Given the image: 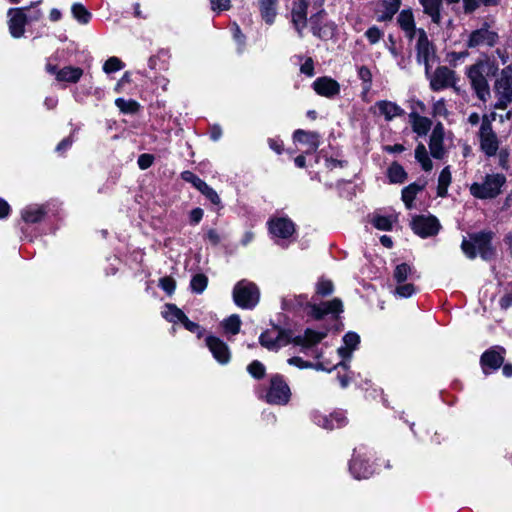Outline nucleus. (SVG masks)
Returning <instances> with one entry per match:
<instances>
[{"label": "nucleus", "instance_id": "f257e3e1", "mask_svg": "<svg viewBox=\"0 0 512 512\" xmlns=\"http://www.w3.org/2000/svg\"><path fill=\"white\" fill-rule=\"evenodd\" d=\"M497 70L498 66L489 59L479 60L467 69V77L480 100L486 101L490 96L488 77L495 75Z\"/></svg>", "mask_w": 512, "mask_h": 512}, {"label": "nucleus", "instance_id": "f03ea898", "mask_svg": "<svg viewBox=\"0 0 512 512\" xmlns=\"http://www.w3.org/2000/svg\"><path fill=\"white\" fill-rule=\"evenodd\" d=\"M285 308L303 309L307 316L319 320L327 314H338L342 312V302L335 298L321 305L311 304L304 295L294 296L284 300Z\"/></svg>", "mask_w": 512, "mask_h": 512}, {"label": "nucleus", "instance_id": "7ed1b4c3", "mask_svg": "<svg viewBox=\"0 0 512 512\" xmlns=\"http://www.w3.org/2000/svg\"><path fill=\"white\" fill-rule=\"evenodd\" d=\"M470 239L471 241L463 239L461 244V249L468 258L473 259L479 254L484 260H488L493 256L491 233H478Z\"/></svg>", "mask_w": 512, "mask_h": 512}, {"label": "nucleus", "instance_id": "20e7f679", "mask_svg": "<svg viewBox=\"0 0 512 512\" xmlns=\"http://www.w3.org/2000/svg\"><path fill=\"white\" fill-rule=\"evenodd\" d=\"M291 389L283 376L279 374L272 375L269 385L266 389L264 399L272 405H286L291 398Z\"/></svg>", "mask_w": 512, "mask_h": 512}, {"label": "nucleus", "instance_id": "39448f33", "mask_svg": "<svg viewBox=\"0 0 512 512\" xmlns=\"http://www.w3.org/2000/svg\"><path fill=\"white\" fill-rule=\"evenodd\" d=\"M505 181V176L502 174H488L482 182L473 183L470 187V192L479 199L494 198L501 192Z\"/></svg>", "mask_w": 512, "mask_h": 512}, {"label": "nucleus", "instance_id": "423d86ee", "mask_svg": "<svg viewBox=\"0 0 512 512\" xmlns=\"http://www.w3.org/2000/svg\"><path fill=\"white\" fill-rule=\"evenodd\" d=\"M259 299V289L253 282L241 280L234 286L233 300L238 307L252 309L258 304Z\"/></svg>", "mask_w": 512, "mask_h": 512}, {"label": "nucleus", "instance_id": "0eeeda50", "mask_svg": "<svg viewBox=\"0 0 512 512\" xmlns=\"http://www.w3.org/2000/svg\"><path fill=\"white\" fill-rule=\"evenodd\" d=\"M416 60L425 67V74L428 75L431 67L437 60L434 44L428 39L426 31L419 28L417 31V40L415 44Z\"/></svg>", "mask_w": 512, "mask_h": 512}, {"label": "nucleus", "instance_id": "6e6552de", "mask_svg": "<svg viewBox=\"0 0 512 512\" xmlns=\"http://www.w3.org/2000/svg\"><path fill=\"white\" fill-rule=\"evenodd\" d=\"M369 451L365 447L354 449L353 457L349 465V470L354 478L366 479L374 473V467L369 463Z\"/></svg>", "mask_w": 512, "mask_h": 512}, {"label": "nucleus", "instance_id": "1a4fd4ad", "mask_svg": "<svg viewBox=\"0 0 512 512\" xmlns=\"http://www.w3.org/2000/svg\"><path fill=\"white\" fill-rule=\"evenodd\" d=\"M260 344L268 350L277 351L292 343L291 333L278 327L263 332L259 337Z\"/></svg>", "mask_w": 512, "mask_h": 512}, {"label": "nucleus", "instance_id": "9d476101", "mask_svg": "<svg viewBox=\"0 0 512 512\" xmlns=\"http://www.w3.org/2000/svg\"><path fill=\"white\" fill-rule=\"evenodd\" d=\"M433 91H440L448 87H454L457 81L455 72L446 66L436 68L433 73L426 75Z\"/></svg>", "mask_w": 512, "mask_h": 512}, {"label": "nucleus", "instance_id": "9b49d317", "mask_svg": "<svg viewBox=\"0 0 512 512\" xmlns=\"http://www.w3.org/2000/svg\"><path fill=\"white\" fill-rule=\"evenodd\" d=\"M491 121L492 119L485 115L482 118L479 131L481 148L488 156L494 155L498 150V141L492 130Z\"/></svg>", "mask_w": 512, "mask_h": 512}, {"label": "nucleus", "instance_id": "f8f14e48", "mask_svg": "<svg viewBox=\"0 0 512 512\" xmlns=\"http://www.w3.org/2000/svg\"><path fill=\"white\" fill-rule=\"evenodd\" d=\"M268 226L271 235L278 244L291 238L295 233L294 223L286 217L273 218L268 222Z\"/></svg>", "mask_w": 512, "mask_h": 512}, {"label": "nucleus", "instance_id": "ddd939ff", "mask_svg": "<svg viewBox=\"0 0 512 512\" xmlns=\"http://www.w3.org/2000/svg\"><path fill=\"white\" fill-rule=\"evenodd\" d=\"M47 73L55 76V79L61 83L75 84L83 76V69L74 66H64L58 68L56 65L47 63L45 65Z\"/></svg>", "mask_w": 512, "mask_h": 512}, {"label": "nucleus", "instance_id": "4468645a", "mask_svg": "<svg viewBox=\"0 0 512 512\" xmlns=\"http://www.w3.org/2000/svg\"><path fill=\"white\" fill-rule=\"evenodd\" d=\"M498 35L496 32L490 30L488 26H483L477 30L472 31L468 35L467 47L478 48V47H492L496 44Z\"/></svg>", "mask_w": 512, "mask_h": 512}, {"label": "nucleus", "instance_id": "2eb2a0df", "mask_svg": "<svg viewBox=\"0 0 512 512\" xmlns=\"http://www.w3.org/2000/svg\"><path fill=\"white\" fill-rule=\"evenodd\" d=\"M27 7L11 8L8 10V27L9 32L14 38H21L25 33V25L28 21V16L25 11Z\"/></svg>", "mask_w": 512, "mask_h": 512}, {"label": "nucleus", "instance_id": "dca6fc26", "mask_svg": "<svg viewBox=\"0 0 512 512\" xmlns=\"http://www.w3.org/2000/svg\"><path fill=\"white\" fill-rule=\"evenodd\" d=\"M205 344L211 352L213 358L221 365H226L231 360V351L229 346L214 335H208L205 338Z\"/></svg>", "mask_w": 512, "mask_h": 512}, {"label": "nucleus", "instance_id": "f3484780", "mask_svg": "<svg viewBox=\"0 0 512 512\" xmlns=\"http://www.w3.org/2000/svg\"><path fill=\"white\" fill-rule=\"evenodd\" d=\"M411 225L415 234L422 238L434 236L440 230V223L434 216H417Z\"/></svg>", "mask_w": 512, "mask_h": 512}, {"label": "nucleus", "instance_id": "a211bd4d", "mask_svg": "<svg viewBox=\"0 0 512 512\" xmlns=\"http://www.w3.org/2000/svg\"><path fill=\"white\" fill-rule=\"evenodd\" d=\"M495 91L499 96L501 103L512 102V68L507 67L502 70L495 83Z\"/></svg>", "mask_w": 512, "mask_h": 512}, {"label": "nucleus", "instance_id": "6ab92c4d", "mask_svg": "<svg viewBox=\"0 0 512 512\" xmlns=\"http://www.w3.org/2000/svg\"><path fill=\"white\" fill-rule=\"evenodd\" d=\"M360 343V337L357 333L348 332L343 337V346L337 349V354L341 358V361L335 364L334 367L342 366L343 368H347L346 361L350 360L352 357V353L357 349Z\"/></svg>", "mask_w": 512, "mask_h": 512}, {"label": "nucleus", "instance_id": "aec40b11", "mask_svg": "<svg viewBox=\"0 0 512 512\" xmlns=\"http://www.w3.org/2000/svg\"><path fill=\"white\" fill-rule=\"evenodd\" d=\"M312 87L314 91L322 97L326 98H334L340 93V84L333 78L328 76H323L317 78Z\"/></svg>", "mask_w": 512, "mask_h": 512}, {"label": "nucleus", "instance_id": "412c9836", "mask_svg": "<svg viewBox=\"0 0 512 512\" xmlns=\"http://www.w3.org/2000/svg\"><path fill=\"white\" fill-rule=\"evenodd\" d=\"M313 420L318 426L327 430L343 427L347 423L346 416L342 412H334L330 415L315 413Z\"/></svg>", "mask_w": 512, "mask_h": 512}, {"label": "nucleus", "instance_id": "4be33fe9", "mask_svg": "<svg viewBox=\"0 0 512 512\" xmlns=\"http://www.w3.org/2000/svg\"><path fill=\"white\" fill-rule=\"evenodd\" d=\"M324 19V11L321 10L310 18V24L312 32L315 36L327 39L333 36L335 31V24L332 22L325 23L322 25Z\"/></svg>", "mask_w": 512, "mask_h": 512}, {"label": "nucleus", "instance_id": "5701e85b", "mask_svg": "<svg viewBox=\"0 0 512 512\" xmlns=\"http://www.w3.org/2000/svg\"><path fill=\"white\" fill-rule=\"evenodd\" d=\"M371 110L374 114L383 116L386 121H392L404 113V110L399 105L388 100L377 101Z\"/></svg>", "mask_w": 512, "mask_h": 512}, {"label": "nucleus", "instance_id": "b1692460", "mask_svg": "<svg viewBox=\"0 0 512 512\" xmlns=\"http://www.w3.org/2000/svg\"><path fill=\"white\" fill-rule=\"evenodd\" d=\"M503 361L504 350L499 347L486 351L481 357V364L485 373L498 369Z\"/></svg>", "mask_w": 512, "mask_h": 512}, {"label": "nucleus", "instance_id": "393cba45", "mask_svg": "<svg viewBox=\"0 0 512 512\" xmlns=\"http://www.w3.org/2000/svg\"><path fill=\"white\" fill-rule=\"evenodd\" d=\"M444 127L441 123H437L432 130L429 141L430 153L434 158L441 159L445 154L443 146Z\"/></svg>", "mask_w": 512, "mask_h": 512}, {"label": "nucleus", "instance_id": "a878e982", "mask_svg": "<svg viewBox=\"0 0 512 512\" xmlns=\"http://www.w3.org/2000/svg\"><path fill=\"white\" fill-rule=\"evenodd\" d=\"M326 336V331L306 329L303 335L295 337L291 336V340L295 345L301 346L303 349H307L321 342Z\"/></svg>", "mask_w": 512, "mask_h": 512}, {"label": "nucleus", "instance_id": "bb28decb", "mask_svg": "<svg viewBox=\"0 0 512 512\" xmlns=\"http://www.w3.org/2000/svg\"><path fill=\"white\" fill-rule=\"evenodd\" d=\"M397 23L409 40L417 35L418 29L411 9H403L397 16Z\"/></svg>", "mask_w": 512, "mask_h": 512}, {"label": "nucleus", "instance_id": "cd10ccee", "mask_svg": "<svg viewBox=\"0 0 512 512\" xmlns=\"http://www.w3.org/2000/svg\"><path fill=\"white\" fill-rule=\"evenodd\" d=\"M292 22L298 31L299 35H302V31L307 25V3L305 0H295L292 7Z\"/></svg>", "mask_w": 512, "mask_h": 512}, {"label": "nucleus", "instance_id": "c85d7f7f", "mask_svg": "<svg viewBox=\"0 0 512 512\" xmlns=\"http://www.w3.org/2000/svg\"><path fill=\"white\" fill-rule=\"evenodd\" d=\"M293 140L306 146V154L315 152L320 144L317 133L301 129H298L293 133Z\"/></svg>", "mask_w": 512, "mask_h": 512}, {"label": "nucleus", "instance_id": "c756f323", "mask_svg": "<svg viewBox=\"0 0 512 512\" xmlns=\"http://www.w3.org/2000/svg\"><path fill=\"white\" fill-rule=\"evenodd\" d=\"M409 122L413 132L418 136H426L432 126V121L420 115L415 108L409 113Z\"/></svg>", "mask_w": 512, "mask_h": 512}, {"label": "nucleus", "instance_id": "7c9ffc66", "mask_svg": "<svg viewBox=\"0 0 512 512\" xmlns=\"http://www.w3.org/2000/svg\"><path fill=\"white\" fill-rule=\"evenodd\" d=\"M279 0H259V10L262 19L266 24L271 25L274 23L277 15V5Z\"/></svg>", "mask_w": 512, "mask_h": 512}, {"label": "nucleus", "instance_id": "2f4dec72", "mask_svg": "<svg viewBox=\"0 0 512 512\" xmlns=\"http://www.w3.org/2000/svg\"><path fill=\"white\" fill-rule=\"evenodd\" d=\"M420 4L423 7V11L426 15H428L432 22L435 24H440L442 20L441 15V0H419Z\"/></svg>", "mask_w": 512, "mask_h": 512}, {"label": "nucleus", "instance_id": "473e14b6", "mask_svg": "<svg viewBox=\"0 0 512 512\" xmlns=\"http://www.w3.org/2000/svg\"><path fill=\"white\" fill-rule=\"evenodd\" d=\"M45 214L42 206L30 205L24 208L21 212L22 219L27 223L39 222Z\"/></svg>", "mask_w": 512, "mask_h": 512}, {"label": "nucleus", "instance_id": "72a5a7b5", "mask_svg": "<svg viewBox=\"0 0 512 512\" xmlns=\"http://www.w3.org/2000/svg\"><path fill=\"white\" fill-rule=\"evenodd\" d=\"M162 315L166 320L173 323H181L186 316L181 309L173 304H166Z\"/></svg>", "mask_w": 512, "mask_h": 512}, {"label": "nucleus", "instance_id": "f704fd0d", "mask_svg": "<svg viewBox=\"0 0 512 512\" xmlns=\"http://www.w3.org/2000/svg\"><path fill=\"white\" fill-rule=\"evenodd\" d=\"M241 319L237 314H232L224 319L221 326L226 334L236 335L240 332Z\"/></svg>", "mask_w": 512, "mask_h": 512}, {"label": "nucleus", "instance_id": "c9c22d12", "mask_svg": "<svg viewBox=\"0 0 512 512\" xmlns=\"http://www.w3.org/2000/svg\"><path fill=\"white\" fill-rule=\"evenodd\" d=\"M401 0H384L383 5L385 10L378 17V21H388L396 14L400 8Z\"/></svg>", "mask_w": 512, "mask_h": 512}, {"label": "nucleus", "instance_id": "e433bc0d", "mask_svg": "<svg viewBox=\"0 0 512 512\" xmlns=\"http://www.w3.org/2000/svg\"><path fill=\"white\" fill-rule=\"evenodd\" d=\"M413 273L414 270L412 266L406 263H401L395 267L393 277L397 283H403L410 279Z\"/></svg>", "mask_w": 512, "mask_h": 512}, {"label": "nucleus", "instance_id": "4c0bfd02", "mask_svg": "<svg viewBox=\"0 0 512 512\" xmlns=\"http://www.w3.org/2000/svg\"><path fill=\"white\" fill-rule=\"evenodd\" d=\"M115 105L124 114H135L140 109V104L132 99L117 98Z\"/></svg>", "mask_w": 512, "mask_h": 512}, {"label": "nucleus", "instance_id": "58836bf2", "mask_svg": "<svg viewBox=\"0 0 512 512\" xmlns=\"http://www.w3.org/2000/svg\"><path fill=\"white\" fill-rule=\"evenodd\" d=\"M423 189V186L422 185H419V184H416V183H413V184H410L409 186L405 187L403 190H402V200L403 202L405 203L406 207L407 208H411L412 207V203L416 197V195Z\"/></svg>", "mask_w": 512, "mask_h": 512}, {"label": "nucleus", "instance_id": "ea45409f", "mask_svg": "<svg viewBox=\"0 0 512 512\" xmlns=\"http://www.w3.org/2000/svg\"><path fill=\"white\" fill-rule=\"evenodd\" d=\"M415 158L421 164L422 168L425 171H430L432 169V161L430 160L426 147L424 144L420 143L417 145L415 149Z\"/></svg>", "mask_w": 512, "mask_h": 512}, {"label": "nucleus", "instance_id": "a19ab883", "mask_svg": "<svg viewBox=\"0 0 512 512\" xmlns=\"http://www.w3.org/2000/svg\"><path fill=\"white\" fill-rule=\"evenodd\" d=\"M387 175L391 183H402L406 179V172L398 163H393L388 168Z\"/></svg>", "mask_w": 512, "mask_h": 512}, {"label": "nucleus", "instance_id": "79ce46f5", "mask_svg": "<svg viewBox=\"0 0 512 512\" xmlns=\"http://www.w3.org/2000/svg\"><path fill=\"white\" fill-rule=\"evenodd\" d=\"M451 183V172L449 167H445L438 178V191L437 194L440 197H444L447 194L448 186Z\"/></svg>", "mask_w": 512, "mask_h": 512}, {"label": "nucleus", "instance_id": "37998d69", "mask_svg": "<svg viewBox=\"0 0 512 512\" xmlns=\"http://www.w3.org/2000/svg\"><path fill=\"white\" fill-rule=\"evenodd\" d=\"M71 12L80 24H87L91 19V13L80 3L73 4Z\"/></svg>", "mask_w": 512, "mask_h": 512}, {"label": "nucleus", "instance_id": "c03bdc74", "mask_svg": "<svg viewBox=\"0 0 512 512\" xmlns=\"http://www.w3.org/2000/svg\"><path fill=\"white\" fill-rule=\"evenodd\" d=\"M125 67L124 62L116 57H109L103 64V72L106 74H111L117 71L122 70Z\"/></svg>", "mask_w": 512, "mask_h": 512}, {"label": "nucleus", "instance_id": "a18cd8bd", "mask_svg": "<svg viewBox=\"0 0 512 512\" xmlns=\"http://www.w3.org/2000/svg\"><path fill=\"white\" fill-rule=\"evenodd\" d=\"M499 0H463L464 10L466 13L474 12L481 4L485 6H495Z\"/></svg>", "mask_w": 512, "mask_h": 512}, {"label": "nucleus", "instance_id": "49530a36", "mask_svg": "<svg viewBox=\"0 0 512 512\" xmlns=\"http://www.w3.org/2000/svg\"><path fill=\"white\" fill-rule=\"evenodd\" d=\"M247 371L253 378L262 379L265 376L266 368L260 361L254 360L247 366Z\"/></svg>", "mask_w": 512, "mask_h": 512}, {"label": "nucleus", "instance_id": "de8ad7c7", "mask_svg": "<svg viewBox=\"0 0 512 512\" xmlns=\"http://www.w3.org/2000/svg\"><path fill=\"white\" fill-rule=\"evenodd\" d=\"M373 225L379 229V230H383V231H388V230H391L392 229V225H393V222H394V219L392 217H389V216H381V215H377L373 218Z\"/></svg>", "mask_w": 512, "mask_h": 512}, {"label": "nucleus", "instance_id": "09e8293b", "mask_svg": "<svg viewBox=\"0 0 512 512\" xmlns=\"http://www.w3.org/2000/svg\"><path fill=\"white\" fill-rule=\"evenodd\" d=\"M207 277L203 274L195 275L191 280V289L196 293H202L207 287Z\"/></svg>", "mask_w": 512, "mask_h": 512}, {"label": "nucleus", "instance_id": "8fccbe9b", "mask_svg": "<svg viewBox=\"0 0 512 512\" xmlns=\"http://www.w3.org/2000/svg\"><path fill=\"white\" fill-rule=\"evenodd\" d=\"M397 287L395 289V295L400 298H408L411 297L415 293V287L411 283H397Z\"/></svg>", "mask_w": 512, "mask_h": 512}, {"label": "nucleus", "instance_id": "3c124183", "mask_svg": "<svg viewBox=\"0 0 512 512\" xmlns=\"http://www.w3.org/2000/svg\"><path fill=\"white\" fill-rule=\"evenodd\" d=\"M182 179H184L187 182H190L193 184L195 188H197L199 191H201L207 183L204 182L202 179H200L198 176L193 174L190 171H185L182 173Z\"/></svg>", "mask_w": 512, "mask_h": 512}, {"label": "nucleus", "instance_id": "603ef678", "mask_svg": "<svg viewBox=\"0 0 512 512\" xmlns=\"http://www.w3.org/2000/svg\"><path fill=\"white\" fill-rule=\"evenodd\" d=\"M365 36L370 44L374 45L378 43L384 36V32L376 26L370 27L366 32Z\"/></svg>", "mask_w": 512, "mask_h": 512}, {"label": "nucleus", "instance_id": "864d4df0", "mask_svg": "<svg viewBox=\"0 0 512 512\" xmlns=\"http://www.w3.org/2000/svg\"><path fill=\"white\" fill-rule=\"evenodd\" d=\"M432 114L434 117H447L449 112L444 99H439L433 103Z\"/></svg>", "mask_w": 512, "mask_h": 512}, {"label": "nucleus", "instance_id": "5fc2aeb1", "mask_svg": "<svg viewBox=\"0 0 512 512\" xmlns=\"http://www.w3.org/2000/svg\"><path fill=\"white\" fill-rule=\"evenodd\" d=\"M181 323L188 331L195 333L198 338L204 335V329L197 323L190 321L187 316H185Z\"/></svg>", "mask_w": 512, "mask_h": 512}, {"label": "nucleus", "instance_id": "6e6d98bb", "mask_svg": "<svg viewBox=\"0 0 512 512\" xmlns=\"http://www.w3.org/2000/svg\"><path fill=\"white\" fill-rule=\"evenodd\" d=\"M203 195L206 196L208 200H210L214 205H220L221 199L217 192L210 187L208 184L200 191Z\"/></svg>", "mask_w": 512, "mask_h": 512}, {"label": "nucleus", "instance_id": "4d7b16f0", "mask_svg": "<svg viewBox=\"0 0 512 512\" xmlns=\"http://www.w3.org/2000/svg\"><path fill=\"white\" fill-rule=\"evenodd\" d=\"M316 291L322 296L329 295L333 292V284L329 280H320L317 283Z\"/></svg>", "mask_w": 512, "mask_h": 512}, {"label": "nucleus", "instance_id": "13d9d810", "mask_svg": "<svg viewBox=\"0 0 512 512\" xmlns=\"http://www.w3.org/2000/svg\"><path fill=\"white\" fill-rule=\"evenodd\" d=\"M159 285L169 295H171L174 292L176 287L174 279L170 277L161 278L159 281Z\"/></svg>", "mask_w": 512, "mask_h": 512}, {"label": "nucleus", "instance_id": "bf43d9fd", "mask_svg": "<svg viewBox=\"0 0 512 512\" xmlns=\"http://www.w3.org/2000/svg\"><path fill=\"white\" fill-rule=\"evenodd\" d=\"M211 8L213 11L222 12L231 7L230 0H210Z\"/></svg>", "mask_w": 512, "mask_h": 512}, {"label": "nucleus", "instance_id": "052dcab7", "mask_svg": "<svg viewBox=\"0 0 512 512\" xmlns=\"http://www.w3.org/2000/svg\"><path fill=\"white\" fill-rule=\"evenodd\" d=\"M289 365L295 366L299 369H309L313 367V363L303 360L301 357H292L287 360Z\"/></svg>", "mask_w": 512, "mask_h": 512}, {"label": "nucleus", "instance_id": "680f3d73", "mask_svg": "<svg viewBox=\"0 0 512 512\" xmlns=\"http://www.w3.org/2000/svg\"><path fill=\"white\" fill-rule=\"evenodd\" d=\"M301 73L307 75L308 77H312L314 75V62L312 58H306L304 63L300 66Z\"/></svg>", "mask_w": 512, "mask_h": 512}, {"label": "nucleus", "instance_id": "e2e57ef3", "mask_svg": "<svg viewBox=\"0 0 512 512\" xmlns=\"http://www.w3.org/2000/svg\"><path fill=\"white\" fill-rule=\"evenodd\" d=\"M153 156L150 154H141L138 158V166L140 169L145 170L153 164Z\"/></svg>", "mask_w": 512, "mask_h": 512}, {"label": "nucleus", "instance_id": "0e129e2a", "mask_svg": "<svg viewBox=\"0 0 512 512\" xmlns=\"http://www.w3.org/2000/svg\"><path fill=\"white\" fill-rule=\"evenodd\" d=\"M358 76L362 81H364L368 84H370L372 81V73H371L370 69L366 66H361L358 69Z\"/></svg>", "mask_w": 512, "mask_h": 512}, {"label": "nucleus", "instance_id": "69168bd1", "mask_svg": "<svg viewBox=\"0 0 512 512\" xmlns=\"http://www.w3.org/2000/svg\"><path fill=\"white\" fill-rule=\"evenodd\" d=\"M206 239L212 245H218L220 243V241H221V235L215 229H209L206 232Z\"/></svg>", "mask_w": 512, "mask_h": 512}, {"label": "nucleus", "instance_id": "338daca9", "mask_svg": "<svg viewBox=\"0 0 512 512\" xmlns=\"http://www.w3.org/2000/svg\"><path fill=\"white\" fill-rule=\"evenodd\" d=\"M203 210L201 208H195L190 212V221L193 224H198L203 217Z\"/></svg>", "mask_w": 512, "mask_h": 512}, {"label": "nucleus", "instance_id": "774afa93", "mask_svg": "<svg viewBox=\"0 0 512 512\" xmlns=\"http://www.w3.org/2000/svg\"><path fill=\"white\" fill-rule=\"evenodd\" d=\"M501 308L508 309L512 307V291L506 293L499 301Z\"/></svg>", "mask_w": 512, "mask_h": 512}]
</instances>
